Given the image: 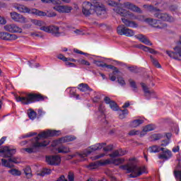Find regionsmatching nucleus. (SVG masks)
I'll return each instance as SVG.
<instances>
[{
  "instance_id": "1",
  "label": "nucleus",
  "mask_w": 181,
  "mask_h": 181,
  "mask_svg": "<svg viewBox=\"0 0 181 181\" xmlns=\"http://www.w3.org/2000/svg\"><path fill=\"white\" fill-rule=\"evenodd\" d=\"M6 140V136H3L0 139V156L2 158H8L6 159H1V164L5 168H13V164L12 163H19L21 161L18 160V158L12 157L15 153H16V149L11 148L8 146H3L4 142Z\"/></svg>"
},
{
  "instance_id": "2",
  "label": "nucleus",
  "mask_w": 181,
  "mask_h": 181,
  "mask_svg": "<svg viewBox=\"0 0 181 181\" xmlns=\"http://www.w3.org/2000/svg\"><path fill=\"white\" fill-rule=\"evenodd\" d=\"M122 169L123 170H127V173H131L129 175V177H138L142 175V173H145V167H139L136 165V163L135 162V159L130 158L129 163L127 165H122Z\"/></svg>"
},
{
  "instance_id": "3",
  "label": "nucleus",
  "mask_w": 181,
  "mask_h": 181,
  "mask_svg": "<svg viewBox=\"0 0 181 181\" xmlns=\"http://www.w3.org/2000/svg\"><path fill=\"white\" fill-rule=\"evenodd\" d=\"M16 100L18 103L28 105V104H32V103L45 101V100H47V96L37 93H25V96H16Z\"/></svg>"
},
{
  "instance_id": "4",
  "label": "nucleus",
  "mask_w": 181,
  "mask_h": 181,
  "mask_svg": "<svg viewBox=\"0 0 181 181\" xmlns=\"http://www.w3.org/2000/svg\"><path fill=\"white\" fill-rule=\"evenodd\" d=\"M13 8L16 9L21 13H31L32 15H37V16H46V13L40 11L36 8L30 9L26 6L21 4H15Z\"/></svg>"
},
{
  "instance_id": "5",
  "label": "nucleus",
  "mask_w": 181,
  "mask_h": 181,
  "mask_svg": "<svg viewBox=\"0 0 181 181\" xmlns=\"http://www.w3.org/2000/svg\"><path fill=\"white\" fill-rule=\"evenodd\" d=\"M121 21L122 23L117 28V32L120 36H124L127 28H138V23L135 21H129L125 18H122Z\"/></svg>"
},
{
  "instance_id": "6",
  "label": "nucleus",
  "mask_w": 181,
  "mask_h": 181,
  "mask_svg": "<svg viewBox=\"0 0 181 181\" xmlns=\"http://www.w3.org/2000/svg\"><path fill=\"white\" fill-rule=\"evenodd\" d=\"M136 19L139 21H144L152 28H156V29H164L166 28L168 25L166 23H161L160 21L155 19V18H145L144 16H139Z\"/></svg>"
},
{
  "instance_id": "7",
  "label": "nucleus",
  "mask_w": 181,
  "mask_h": 181,
  "mask_svg": "<svg viewBox=\"0 0 181 181\" xmlns=\"http://www.w3.org/2000/svg\"><path fill=\"white\" fill-rule=\"evenodd\" d=\"M47 145H49V141H44L42 142H40L39 140V137H35L33 139L32 147L24 148V151H25V152H28V153H33L36 152V149H37V148L47 146Z\"/></svg>"
},
{
  "instance_id": "8",
  "label": "nucleus",
  "mask_w": 181,
  "mask_h": 181,
  "mask_svg": "<svg viewBox=\"0 0 181 181\" xmlns=\"http://www.w3.org/2000/svg\"><path fill=\"white\" fill-rule=\"evenodd\" d=\"M124 8V4L119 3V4L113 8L114 12L123 16L124 18H129L130 19H137L136 16L134 13H131L129 11L125 10Z\"/></svg>"
},
{
  "instance_id": "9",
  "label": "nucleus",
  "mask_w": 181,
  "mask_h": 181,
  "mask_svg": "<svg viewBox=\"0 0 181 181\" xmlns=\"http://www.w3.org/2000/svg\"><path fill=\"white\" fill-rule=\"evenodd\" d=\"M59 30V27L55 25H49L42 27L41 28V30H42V32H45L46 33H51V35H53V36H55V37H60V36H64V33H60Z\"/></svg>"
},
{
  "instance_id": "10",
  "label": "nucleus",
  "mask_w": 181,
  "mask_h": 181,
  "mask_svg": "<svg viewBox=\"0 0 181 181\" xmlns=\"http://www.w3.org/2000/svg\"><path fill=\"white\" fill-rule=\"evenodd\" d=\"M105 145H107L105 143H99L95 145L90 146L89 148L86 151V152L82 153L79 154L81 158H87L90 153L94 152L95 151H100V149H103Z\"/></svg>"
},
{
  "instance_id": "11",
  "label": "nucleus",
  "mask_w": 181,
  "mask_h": 181,
  "mask_svg": "<svg viewBox=\"0 0 181 181\" xmlns=\"http://www.w3.org/2000/svg\"><path fill=\"white\" fill-rule=\"evenodd\" d=\"M94 6L90 1H84L82 4V13L85 16H90L94 13Z\"/></svg>"
},
{
  "instance_id": "12",
  "label": "nucleus",
  "mask_w": 181,
  "mask_h": 181,
  "mask_svg": "<svg viewBox=\"0 0 181 181\" xmlns=\"http://www.w3.org/2000/svg\"><path fill=\"white\" fill-rule=\"evenodd\" d=\"M153 16L154 18H157L158 19H160V21H163V22H173V21H175V19H173V17L166 13L160 12V10L156 13H153Z\"/></svg>"
},
{
  "instance_id": "13",
  "label": "nucleus",
  "mask_w": 181,
  "mask_h": 181,
  "mask_svg": "<svg viewBox=\"0 0 181 181\" xmlns=\"http://www.w3.org/2000/svg\"><path fill=\"white\" fill-rule=\"evenodd\" d=\"M174 52L166 51L165 53L171 57L172 59H175V60H180L181 57V43L179 45H177L173 48Z\"/></svg>"
},
{
  "instance_id": "14",
  "label": "nucleus",
  "mask_w": 181,
  "mask_h": 181,
  "mask_svg": "<svg viewBox=\"0 0 181 181\" xmlns=\"http://www.w3.org/2000/svg\"><path fill=\"white\" fill-rule=\"evenodd\" d=\"M46 162L52 166H57L60 165L62 158L59 156H46Z\"/></svg>"
},
{
  "instance_id": "15",
  "label": "nucleus",
  "mask_w": 181,
  "mask_h": 181,
  "mask_svg": "<svg viewBox=\"0 0 181 181\" xmlns=\"http://www.w3.org/2000/svg\"><path fill=\"white\" fill-rule=\"evenodd\" d=\"M160 151H162V153L158 154V159H161L164 162L165 160H169V159H170V158H172V156H173L172 154V151H170V150L168 148H161Z\"/></svg>"
},
{
  "instance_id": "16",
  "label": "nucleus",
  "mask_w": 181,
  "mask_h": 181,
  "mask_svg": "<svg viewBox=\"0 0 181 181\" xmlns=\"http://www.w3.org/2000/svg\"><path fill=\"white\" fill-rule=\"evenodd\" d=\"M4 30L10 33H22V28L16 24H7L4 25Z\"/></svg>"
},
{
  "instance_id": "17",
  "label": "nucleus",
  "mask_w": 181,
  "mask_h": 181,
  "mask_svg": "<svg viewBox=\"0 0 181 181\" xmlns=\"http://www.w3.org/2000/svg\"><path fill=\"white\" fill-rule=\"evenodd\" d=\"M60 134V131L56 130H48L47 132H42L38 134L37 137H39V141H40V138H49L50 136H59Z\"/></svg>"
},
{
  "instance_id": "18",
  "label": "nucleus",
  "mask_w": 181,
  "mask_h": 181,
  "mask_svg": "<svg viewBox=\"0 0 181 181\" xmlns=\"http://www.w3.org/2000/svg\"><path fill=\"white\" fill-rule=\"evenodd\" d=\"M141 88L144 92V95L147 100H151V98H155L156 97V93L153 90H149V88L144 83H141Z\"/></svg>"
},
{
  "instance_id": "19",
  "label": "nucleus",
  "mask_w": 181,
  "mask_h": 181,
  "mask_svg": "<svg viewBox=\"0 0 181 181\" xmlns=\"http://www.w3.org/2000/svg\"><path fill=\"white\" fill-rule=\"evenodd\" d=\"M11 18L14 22H19V23H26V18H25L22 14L18 13L16 12L10 13Z\"/></svg>"
},
{
  "instance_id": "20",
  "label": "nucleus",
  "mask_w": 181,
  "mask_h": 181,
  "mask_svg": "<svg viewBox=\"0 0 181 181\" xmlns=\"http://www.w3.org/2000/svg\"><path fill=\"white\" fill-rule=\"evenodd\" d=\"M124 8H125L126 9H129L132 12H136L137 13H142V10H141L139 7H138L136 5L129 1H127L124 3Z\"/></svg>"
},
{
  "instance_id": "21",
  "label": "nucleus",
  "mask_w": 181,
  "mask_h": 181,
  "mask_svg": "<svg viewBox=\"0 0 181 181\" xmlns=\"http://www.w3.org/2000/svg\"><path fill=\"white\" fill-rule=\"evenodd\" d=\"M94 13H96L98 16H100V15H105V6L103 4H100L98 3H95V6L93 8Z\"/></svg>"
},
{
  "instance_id": "22",
  "label": "nucleus",
  "mask_w": 181,
  "mask_h": 181,
  "mask_svg": "<svg viewBox=\"0 0 181 181\" xmlns=\"http://www.w3.org/2000/svg\"><path fill=\"white\" fill-rule=\"evenodd\" d=\"M180 158L179 156L177 157V165L174 170V175L175 177L176 180L181 181V163H180Z\"/></svg>"
},
{
  "instance_id": "23",
  "label": "nucleus",
  "mask_w": 181,
  "mask_h": 181,
  "mask_svg": "<svg viewBox=\"0 0 181 181\" xmlns=\"http://www.w3.org/2000/svg\"><path fill=\"white\" fill-rule=\"evenodd\" d=\"M110 160H105L104 162L100 163L98 161L90 163L89 165H86V168L89 169L90 170H93V169H97L100 165H110Z\"/></svg>"
},
{
  "instance_id": "24",
  "label": "nucleus",
  "mask_w": 181,
  "mask_h": 181,
  "mask_svg": "<svg viewBox=\"0 0 181 181\" xmlns=\"http://www.w3.org/2000/svg\"><path fill=\"white\" fill-rule=\"evenodd\" d=\"M0 39H2L3 40H16V39H18V35L6 32H1L0 33Z\"/></svg>"
},
{
  "instance_id": "25",
  "label": "nucleus",
  "mask_w": 181,
  "mask_h": 181,
  "mask_svg": "<svg viewBox=\"0 0 181 181\" xmlns=\"http://www.w3.org/2000/svg\"><path fill=\"white\" fill-rule=\"evenodd\" d=\"M54 9L59 13H70L73 11V7L69 6H58L54 7Z\"/></svg>"
},
{
  "instance_id": "26",
  "label": "nucleus",
  "mask_w": 181,
  "mask_h": 181,
  "mask_svg": "<svg viewBox=\"0 0 181 181\" xmlns=\"http://www.w3.org/2000/svg\"><path fill=\"white\" fill-rule=\"evenodd\" d=\"M135 37H136V39H139V40H140V42H141L142 43H144V45H147V46H152V42H151L149 39H148V37H146L145 35L140 34L135 35Z\"/></svg>"
},
{
  "instance_id": "27",
  "label": "nucleus",
  "mask_w": 181,
  "mask_h": 181,
  "mask_svg": "<svg viewBox=\"0 0 181 181\" xmlns=\"http://www.w3.org/2000/svg\"><path fill=\"white\" fill-rule=\"evenodd\" d=\"M76 139V137L73 136H66L62 138H60L58 140H56L57 144H66V142H71L72 141H74Z\"/></svg>"
},
{
  "instance_id": "28",
  "label": "nucleus",
  "mask_w": 181,
  "mask_h": 181,
  "mask_svg": "<svg viewBox=\"0 0 181 181\" xmlns=\"http://www.w3.org/2000/svg\"><path fill=\"white\" fill-rule=\"evenodd\" d=\"M136 47H138L139 49H141V50H144V52H148V53H151V54H158V51H156L152 48H149L148 47L143 45L141 44L136 45Z\"/></svg>"
},
{
  "instance_id": "29",
  "label": "nucleus",
  "mask_w": 181,
  "mask_h": 181,
  "mask_svg": "<svg viewBox=\"0 0 181 181\" xmlns=\"http://www.w3.org/2000/svg\"><path fill=\"white\" fill-rule=\"evenodd\" d=\"M126 152L122 151V149H119L115 151L112 153L110 154V158H117L118 156H124Z\"/></svg>"
},
{
  "instance_id": "30",
  "label": "nucleus",
  "mask_w": 181,
  "mask_h": 181,
  "mask_svg": "<svg viewBox=\"0 0 181 181\" xmlns=\"http://www.w3.org/2000/svg\"><path fill=\"white\" fill-rule=\"evenodd\" d=\"M78 90L82 91V93H86V91H93L90 86L87 83H81L78 85Z\"/></svg>"
},
{
  "instance_id": "31",
  "label": "nucleus",
  "mask_w": 181,
  "mask_h": 181,
  "mask_svg": "<svg viewBox=\"0 0 181 181\" xmlns=\"http://www.w3.org/2000/svg\"><path fill=\"white\" fill-rule=\"evenodd\" d=\"M31 22L33 25H35V26H39L40 30H42V28H46V23L42 21L33 19Z\"/></svg>"
},
{
  "instance_id": "32",
  "label": "nucleus",
  "mask_w": 181,
  "mask_h": 181,
  "mask_svg": "<svg viewBox=\"0 0 181 181\" xmlns=\"http://www.w3.org/2000/svg\"><path fill=\"white\" fill-rule=\"evenodd\" d=\"M162 148H160L159 146L154 145L152 146H150L148 148V152H150V153H158L159 152H160Z\"/></svg>"
},
{
  "instance_id": "33",
  "label": "nucleus",
  "mask_w": 181,
  "mask_h": 181,
  "mask_svg": "<svg viewBox=\"0 0 181 181\" xmlns=\"http://www.w3.org/2000/svg\"><path fill=\"white\" fill-rule=\"evenodd\" d=\"M58 153H69L70 148L66 146H60L58 148Z\"/></svg>"
},
{
  "instance_id": "34",
  "label": "nucleus",
  "mask_w": 181,
  "mask_h": 181,
  "mask_svg": "<svg viewBox=\"0 0 181 181\" xmlns=\"http://www.w3.org/2000/svg\"><path fill=\"white\" fill-rule=\"evenodd\" d=\"M143 122V119H135L131 122L130 126L132 128H136L137 127H139V125H141Z\"/></svg>"
},
{
  "instance_id": "35",
  "label": "nucleus",
  "mask_w": 181,
  "mask_h": 181,
  "mask_svg": "<svg viewBox=\"0 0 181 181\" xmlns=\"http://www.w3.org/2000/svg\"><path fill=\"white\" fill-rule=\"evenodd\" d=\"M134 35H135L134 30L126 28L124 36H127V37H132Z\"/></svg>"
},
{
  "instance_id": "36",
  "label": "nucleus",
  "mask_w": 181,
  "mask_h": 181,
  "mask_svg": "<svg viewBox=\"0 0 181 181\" xmlns=\"http://www.w3.org/2000/svg\"><path fill=\"white\" fill-rule=\"evenodd\" d=\"M24 173L28 179H30L32 177V170L30 169V167L27 166L24 169Z\"/></svg>"
},
{
  "instance_id": "37",
  "label": "nucleus",
  "mask_w": 181,
  "mask_h": 181,
  "mask_svg": "<svg viewBox=\"0 0 181 181\" xmlns=\"http://www.w3.org/2000/svg\"><path fill=\"white\" fill-rule=\"evenodd\" d=\"M8 173H10V175H12L13 176H21V175H22V172H21V170L15 168L9 170Z\"/></svg>"
},
{
  "instance_id": "38",
  "label": "nucleus",
  "mask_w": 181,
  "mask_h": 181,
  "mask_svg": "<svg viewBox=\"0 0 181 181\" xmlns=\"http://www.w3.org/2000/svg\"><path fill=\"white\" fill-rule=\"evenodd\" d=\"M52 173V170L49 168H43L40 173H38L37 176H45V175H50Z\"/></svg>"
},
{
  "instance_id": "39",
  "label": "nucleus",
  "mask_w": 181,
  "mask_h": 181,
  "mask_svg": "<svg viewBox=\"0 0 181 181\" xmlns=\"http://www.w3.org/2000/svg\"><path fill=\"white\" fill-rule=\"evenodd\" d=\"M121 0H117V1H112V0H107V4L110 6H114L115 8H117V6L120 4L119 1Z\"/></svg>"
},
{
  "instance_id": "40",
  "label": "nucleus",
  "mask_w": 181,
  "mask_h": 181,
  "mask_svg": "<svg viewBox=\"0 0 181 181\" xmlns=\"http://www.w3.org/2000/svg\"><path fill=\"white\" fill-rule=\"evenodd\" d=\"M150 59H151V62L153 64V66L157 67V69H160L162 67V66H160V64H159L158 60H156L155 58H153V56L150 55Z\"/></svg>"
},
{
  "instance_id": "41",
  "label": "nucleus",
  "mask_w": 181,
  "mask_h": 181,
  "mask_svg": "<svg viewBox=\"0 0 181 181\" xmlns=\"http://www.w3.org/2000/svg\"><path fill=\"white\" fill-rule=\"evenodd\" d=\"M144 8H147V9L150 12H154V13H156V12H159V11H160V9L156 8V7H154L152 5H150V6L144 5Z\"/></svg>"
},
{
  "instance_id": "42",
  "label": "nucleus",
  "mask_w": 181,
  "mask_h": 181,
  "mask_svg": "<svg viewBox=\"0 0 181 181\" xmlns=\"http://www.w3.org/2000/svg\"><path fill=\"white\" fill-rule=\"evenodd\" d=\"M155 129V126L153 124H148L143 129V132H149Z\"/></svg>"
},
{
  "instance_id": "43",
  "label": "nucleus",
  "mask_w": 181,
  "mask_h": 181,
  "mask_svg": "<svg viewBox=\"0 0 181 181\" xmlns=\"http://www.w3.org/2000/svg\"><path fill=\"white\" fill-rule=\"evenodd\" d=\"M129 83L130 84V87L133 88V91L136 93V90H138V86H136V83H135V81L132 79H129Z\"/></svg>"
},
{
  "instance_id": "44",
  "label": "nucleus",
  "mask_w": 181,
  "mask_h": 181,
  "mask_svg": "<svg viewBox=\"0 0 181 181\" xmlns=\"http://www.w3.org/2000/svg\"><path fill=\"white\" fill-rule=\"evenodd\" d=\"M109 105L112 111H118V105L115 101L112 100Z\"/></svg>"
},
{
  "instance_id": "45",
  "label": "nucleus",
  "mask_w": 181,
  "mask_h": 181,
  "mask_svg": "<svg viewBox=\"0 0 181 181\" xmlns=\"http://www.w3.org/2000/svg\"><path fill=\"white\" fill-rule=\"evenodd\" d=\"M77 62L82 66H90L91 64L88 61L85 59H77Z\"/></svg>"
},
{
  "instance_id": "46",
  "label": "nucleus",
  "mask_w": 181,
  "mask_h": 181,
  "mask_svg": "<svg viewBox=\"0 0 181 181\" xmlns=\"http://www.w3.org/2000/svg\"><path fill=\"white\" fill-rule=\"evenodd\" d=\"M124 160H125L124 158H117L112 160V163H114V165H121V163H124Z\"/></svg>"
},
{
  "instance_id": "47",
  "label": "nucleus",
  "mask_w": 181,
  "mask_h": 181,
  "mask_svg": "<svg viewBox=\"0 0 181 181\" xmlns=\"http://www.w3.org/2000/svg\"><path fill=\"white\" fill-rule=\"evenodd\" d=\"M127 115H128V110H122V114H119V119H124V118H126Z\"/></svg>"
},
{
  "instance_id": "48",
  "label": "nucleus",
  "mask_w": 181,
  "mask_h": 181,
  "mask_svg": "<svg viewBox=\"0 0 181 181\" xmlns=\"http://www.w3.org/2000/svg\"><path fill=\"white\" fill-rule=\"evenodd\" d=\"M30 35L32 36V37H43L42 32H33L30 33Z\"/></svg>"
},
{
  "instance_id": "49",
  "label": "nucleus",
  "mask_w": 181,
  "mask_h": 181,
  "mask_svg": "<svg viewBox=\"0 0 181 181\" xmlns=\"http://www.w3.org/2000/svg\"><path fill=\"white\" fill-rule=\"evenodd\" d=\"M94 64L97 65L98 67H104L105 66V63L101 62V61H93Z\"/></svg>"
},
{
  "instance_id": "50",
  "label": "nucleus",
  "mask_w": 181,
  "mask_h": 181,
  "mask_svg": "<svg viewBox=\"0 0 181 181\" xmlns=\"http://www.w3.org/2000/svg\"><path fill=\"white\" fill-rule=\"evenodd\" d=\"M42 2H45V4H54L56 5L59 4V0H41Z\"/></svg>"
},
{
  "instance_id": "51",
  "label": "nucleus",
  "mask_w": 181,
  "mask_h": 181,
  "mask_svg": "<svg viewBox=\"0 0 181 181\" xmlns=\"http://www.w3.org/2000/svg\"><path fill=\"white\" fill-rule=\"evenodd\" d=\"M37 115V114L35 111H31L28 113V117H29L30 119H35V118H36Z\"/></svg>"
},
{
  "instance_id": "52",
  "label": "nucleus",
  "mask_w": 181,
  "mask_h": 181,
  "mask_svg": "<svg viewBox=\"0 0 181 181\" xmlns=\"http://www.w3.org/2000/svg\"><path fill=\"white\" fill-rule=\"evenodd\" d=\"M69 181H74V173L69 172L68 174Z\"/></svg>"
},
{
  "instance_id": "53",
  "label": "nucleus",
  "mask_w": 181,
  "mask_h": 181,
  "mask_svg": "<svg viewBox=\"0 0 181 181\" xmlns=\"http://www.w3.org/2000/svg\"><path fill=\"white\" fill-rule=\"evenodd\" d=\"M58 59H59V60H62L63 62H69V58H66L63 54L58 55Z\"/></svg>"
},
{
  "instance_id": "54",
  "label": "nucleus",
  "mask_w": 181,
  "mask_h": 181,
  "mask_svg": "<svg viewBox=\"0 0 181 181\" xmlns=\"http://www.w3.org/2000/svg\"><path fill=\"white\" fill-rule=\"evenodd\" d=\"M117 82L120 86H125V80H124V78H117Z\"/></svg>"
},
{
  "instance_id": "55",
  "label": "nucleus",
  "mask_w": 181,
  "mask_h": 181,
  "mask_svg": "<svg viewBox=\"0 0 181 181\" xmlns=\"http://www.w3.org/2000/svg\"><path fill=\"white\" fill-rule=\"evenodd\" d=\"M112 145H109L106 147H104L103 151H105V152H110V151H112Z\"/></svg>"
},
{
  "instance_id": "56",
  "label": "nucleus",
  "mask_w": 181,
  "mask_h": 181,
  "mask_svg": "<svg viewBox=\"0 0 181 181\" xmlns=\"http://www.w3.org/2000/svg\"><path fill=\"white\" fill-rule=\"evenodd\" d=\"M74 53H77L78 54H83L84 56H87V53L83 52L82 51L77 49H74Z\"/></svg>"
},
{
  "instance_id": "57",
  "label": "nucleus",
  "mask_w": 181,
  "mask_h": 181,
  "mask_svg": "<svg viewBox=\"0 0 181 181\" xmlns=\"http://www.w3.org/2000/svg\"><path fill=\"white\" fill-rule=\"evenodd\" d=\"M160 138H162V135H160V134L153 135V139L154 141H159V139H160Z\"/></svg>"
},
{
  "instance_id": "58",
  "label": "nucleus",
  "mask_w": 181,
  "mask_h": 181,
  "mask_svg": "<svg viewBox=\"0 0 181 181\" xmlns=\"http://www.w3.org/2000/svg\"><path fill=\"white\" fill-rule=\"evenodd\" d=\"M65 64L67 67H76V64L74 63L69 62V61H66Z\"/></svg>"
},
{
  "instance_id": "59",
  "label": "nucleus",
  "mask_w": 181,
  "mask_h": 181,
  "mask_svg": "<svg viewBox=\"0 0 181 181\" xmlns=\"http://www.w3.org/2000/svg\"><path fill=\"white\" fill-rule=\"evenodd\" d=\"M104 101H105V104L110 105V103H111L112 100H111V98H110V97H107V96H106V97L104 98Z\"/></svg>"
},
{
  "instance_id": "60",
  "label": "nucleus",
  "mask_w": 181,
  "mask_h": 181,
  "mask_svg": "<svg viewBox=\"0 0 181 181\" xmlns=\"http://www.w3.org/2000/svg\"><path fill=\"white\" fill-rule=\"evenodd\" d=\"M37 133H29V134H27L24 136H23V138H30V136H33V135H37Z\"/></svg>"
},
{
  "instance_id": "61",
  "label": "nucleus",
  "mask_w": 181,
  "mask_h": 181,
  "mask_svg": "<svg viewBox=\"0 0 181 181\" xmlns=\"http://www.w3.org/2000/svg\"><path fill=\"white\" fill-rule=\"evenodd\" d=\"M139 133V132H138V131H136V130H131V131L129 132V135H130V136L138 135Z\"/></svg>"
},
{
  "instance_id": "62",
  "label": "nucleus",
  "mask_w": 181,
  "mask_h": 181,
  "mask_svg": "<svg viewBox=\"0 0 181 181\" xmlns=\"http://www.w3.org/2000/svg\"><path fill=\"white\" fill-rule=\"evenodd\" d=\"M0 24L1 25H5L6 24V20L5 19V18L2 17L0 16Z\"/></svg>"
},
{
  "instance_id": "63",
  "label": "nucleus",
  "mask_w": 181,
  "mask_h": 181,
  "mask_svg": "<svg viewBox=\"0 0 181 181\" xmlns=\"http://www.w3.org/2000/svg\"><path fill=\"white\" fill-rule=\"evenodd\" d=\"M104 67H106V69H110V70H113V69H115V66H114L112 65H108L105 63Z\"/></svg>"
},
{
  "instance_id": "64",
  "label": "nucleus",
  "mask_w": 181,
  "mask_h": 181,
  "mask_svg": "<svg viewBox=\"0 0 181 181\" xmlns=\"http://www.w3.org/2000/svg\"><path fill=\"white\" fill-rule=\"evenodd\" d=\"M66 180V177H64V175H61L57 180V181H64Z\"/></svg>"
}]
</instances>
